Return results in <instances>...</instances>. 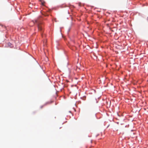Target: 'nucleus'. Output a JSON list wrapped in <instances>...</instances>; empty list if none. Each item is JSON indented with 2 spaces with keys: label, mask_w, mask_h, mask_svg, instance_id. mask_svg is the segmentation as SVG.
Returning a JSON list of instances; mask_svg holds the SVG:
<instances>
[{
  "label": "nucleus",
  "mask_w": 148,
  "mask_h": 148,
  "mask_svg": "<svg viewBox=\"0 0 148 148\" xmlns=\"http://www.w3.org/2000/svg\"><path fill=\"white\" fill-rule=\"evenodd\" d=\"M43 19L41 16H39L33 21L34 23L37 25L38 31L40 33L42 36L44 30V25L42 22Z\"/></svg>",
  "instance_id": "obj_1"
},
{
  "label": "nucleus",
  "mask_w": 148,
  "mask_h": 148,
  "mask_svg": "<svg viewBox=\"0 0 148 148\" xmlns=\"http://www.w3.org/2000/svg\"><path fill=\"white\" fill-rule=\"evenodd\" d=\"M43 107V106H41V107H41V108H42V107Z\"/></svg>",
  "instance_id": "obj_3"
},
{
  "label": "nucleus",
  "mask_w": 148,
  "mask_h": 148,
  "mask_svg": "<svg viewBox=\"0 0 148 148\" xmlns=\"http://www.w3.org/2000/svg\"><path fill=\"white\" fill-rule=\"evenodd\" d=\"M8 45L10 47H12V45L10 42L8 43Z\"/></svg>",
  "instance_id": "obj_2"
}]
</instances>
